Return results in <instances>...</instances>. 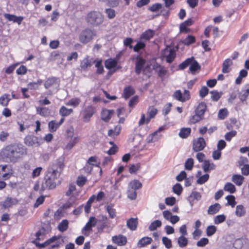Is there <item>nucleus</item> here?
Wrapping results in <instances>:
<instances>
[{"label":"nucleus","mask_w":249,"mask_h":249,"mask_svg":"<svg viewBox=\"0 0 249 249\" xmlns=\"http://www.w3.org/2000/svg\"><path fill=\"white\" fill-rule=\"evenodd\" d=\"M27 155V148L20 143H14L4 147L0 157L7 162L16 163Z\"/></svg>","instance_id":"f257e3e1"},{"label":"nucleus","mask_w":249,"mask_h":249,"mask_svg":"<svg viewBox=\"0 0 249 249\" xmlns=\"http://www.w3.org/2000/svg\"><path fill=\"white\" fill-rule=\"evenodd\" d=\"M64 164L58 162L54 164L52 168H49L44 177L45 182L43 183L40 189L42 193L45 189H53L56 186V180L59 177L64 168Z\"/></svg>","instance_id":"f03ea898"},{"label":"nucleus","mask_w":249,"mask_h":249,"mask_svg":"<svg viewBox=\"0 0 249 249\" xmlns=\"http://www.w3.org/2000/svg\"><path fill=\"white\" fill-rule=\"evenodd\" d=\"M86 20L89 24L97 26L103 23L104 17L100 12L93 11L87 14Z\"/></svg>","instance_id":"7ed1b4c3"},{"label":"nucleus","mask_w":249,"mask_h":249,"mask_svg":"<svg viewBox=\"0 0 249 249\" xmlns=\"http://www.w3.org/2000/svg\"><path fill=\"white\" fill-rule=\"evenodd\" d=\"M97 224V230L100 233L103 232L108 233L113 228L106 216H102L101 218L98 219V222Z\"/></svg>","instance_id":"20e7f679"},{"label":"nucleus","mask_w":249,"mask_h":249,"mask_svg":"<svg viewBox=\"0 0 249 249\" xmlns=\"http://www.w3.org/2000/svg\"><path fill=\"white\" fill-rule=\"evenodd\" d=\"M44 87L49 89V95H52L57 91L59 87V81L55 77H50L44 83Z\"/></svg>","instance_id":"39448f33"},{"label":"nucleus","mask_w":249,"mask_h":249,"mask_svg":"<svg viewBox=\"0 0 249 249\" xmlns=\"http://www.w3.org/2000/svg\"><path fill=\"white\" fill-rule=\"evenodd\" d=\"M96 35V33L95 30L87 28L81 31L80 33L79 40L82 43L86 44L91 41Z\"/></svg>","instance_id":"423d86ee"},{"label":"nucleus","mask_w":249,"mask_h":249,"mask_svg":"<svg viewBox=\"0 0 249 249\" xmlns=\"http://www.w3.org/2000/svg\"><path fill=\"white\" fill-rule=\"evenodd\" d=\"M24 142L28 146L36 147L43 143V140L41 137L29 135L25 137Z\"/></svg>","instance_id":"0eeeda50"},{"label":"nucleus","mask_w":249,"mask_h":249,"mask_svg":"<svg viewBox=\"0 0 249 249\" xmlns=\"http://www.w3.org/2000/svg\"><path fill=\"white\" fill-rule=\"evenodd\" d=\"M95 113V108L92 106H88L81 111L80 114L84 123H89L92 116Z\"/></svg>","instance_id":"6e6552de"},{"label":"nucleus","mask_w":249,"mask_h":249,"mask_svg":"<svg viewBox=\"0 0 249 249\" xmlns=\"http://www.w3.org/2000/svg\"><path fill=\"white\" fill-rule=\"evenodd\" d=\"M161 55L163 58H165L167 63H171L176 58V53L174 49L170 47H166L162 51Z\"/></svg>","instance_id":"1a4fd4ad"},{"label":"nucleus","mask_w":249,"mask_h":249,"mask_svg":"<svg viewBox=\"0 0 249 249\" xmlns=\"http://www.w3.org/2000/svg\"><path fill=\"white\" fill-rule=\"evenodd\" d=\"M174 99L181 102H185L190 98V92L188 90H184L182 93L180 90H177L173 94Z\"/></svg>","instance_id":"9d476101"},{"label":"nucleus","mask_w":249,"mask_h":249,"mask_svg":"<svg viewBox=\"0 0 249 249\" xmlns=\"http://www.w3.org/2000/svg\"><path fill=\"white\" fill-rule=\"evenodd\" d=\"M249 241L247 238H241L235 240L231 249H248Z\"/></svg>","instance_id":"9b49d317"},{"label":"nucleus","mask_w":249,"mask_h":249,"mask_svg":"<svg viewBox=\"0 0 249 249\" xmlns=\"http://www.w3.org/2000/svg\"><path fill=\"white\" fill-rule=\"evenodd\" d=\"M206 145V142L204 138L199 137L194 140L193 149L194 151L199 152L203 150Z\"/></svg>","instance_id":"f8f14e48"},{"label":"nucleus","mask_w":249,"mask_h":249,"mask_svg":"<svg viewBox=\"0 0 249 249\" xmlns=\"http://www.w3.org/2000/svg\"><path fill=\"white\" fill-rule=\"evenodd\" d=\"M145 62V59L139 55L137 56L135 62V72L137 74H140L142 71H143Z\"/></svg>","instance_id":"ddd939ff"},{"label":"nucleus","mask_w":249,"mask_h":249,"mask_svg":"<svg viewBox=\"0 0 249 249\" xmlns=\"http://www.w3.org/2000/svg\"><path fill=\"white\" fill-rule=\"evenodd\" d=\"M64 121V118H62L59 122H57L55 120H53L49 122L48 128L51 132H55L59 126L63 124Z\"/></svg>","instance_id":"4468645a"},{"label":"nucleus","mask_w":249,"mask_h":249,"mask_svg":"<svg viewBox=\"0 0 249 249\" xmlns=\"http://www.w3.org/2000/svg\"><path fill=\"white\" fill-rule=\"evenodd\" d=\"M98 222V219L93 216L90 217L86 225L82 229V231L84 234L86 235V233H84V231H89L91 230L92 227H94Z\"/></svg>","instance_id":"2eb2a0df"},{"label":"nucleus","mask_w":249,"mask_h":249,"mask_svg":"<svg viewBox=\"0 0 249 249\" xmlns=\"http://www.w3.org/2000/svg\"><path fill=\"white\" fill-rule=\"evenodd\" d=\"M4 17L8 21L17 23L18 25H20L24 19V17L22 16L18 17L15 15L10 14H4Z\"/></svg>","instance_id":"dca6fc26"},{"label":"nucleus","mask_w":249,"mask_h":249,"mask_svg":"<svg viewBox=\"0 0 249 249\" xmlns=\"http://www.w3.org/2000/svg\"><path fill=\"white\" fill-rule=\"evenodd\" d=\"M112 241L113 243L116 244L118 246H122L126 244L127 242V239L122 234H119L118 235L112 236Z\"/></svg>","instance_id":"f3484780"},{"label":"nucleus","mask_w":249,"mask_h":249,"mask_svg":"<svg viewBox=\"0 0 249 249\" xmlns=\"http://www.w3.org/2000/svg\"><path fill=\"white\" fill-rule=\"evenodd\" d=\"M162 130L163 127H160L158 130L149 135L147 138V142L151 143L158 141L161 137V135L159 134V132Z\"/></svg>","instance_id":"a211bd4d"},{"label":"nucleus","mask_w":249,"mask_h":249,"mask_svg":"<svg viewBox=\"0 0 249 249\" xmlns=\"http://www.w3.org/2000/svg\"><path fill=\"white\" fill-rule=\"evenodd\" d=\"M233 62L230 58L225 59L222 64V71L224 73H229L231 70V66L232 65Z\"/></svg>","instance_id":"6ab92c4d"},{"label":"nucleus","mask_w":249,"mask_h":249,"mask_svg":"<svg viewBox=\"0 0 249 249\" xmlns=\"http://www.w3.org/2000/svg\"><path fill=\"white\" fill-rule=\"evenodd\" d=\"M201 195L200 193L196 191H193L188 197V200L191 206H193L196 201L200 199Z\"/></svg>","instance_id":"aec40b11"},{"label":"nucleus","mask_w":249,"mask_h":249,"mask_svg":"<svg viewBox=\"0 0 249 249\" xmlns=\"http://www.w3.org/2000/svg\"><path fill=\"white\" fill-rule=\"evenodd\" d=\"M53 237H55L57 239L49 245L50 247L48 249H58L60 245H62L63 243V239H62V236L61 235H55Z\"/></svg>","instance_id":"412c9836"},{"label":"nucleus","mask_w":249,"mask_h":249,"mask_svg":"<svg viewBox=\"0 0 249 249\" xmlns=\"http://www.w3.org/2000/svg\"><path fill=\"white\" fill-rule=\"evenodd\" d=\"M53 237H55L57 239L49 245L50 247L48 249H58L60 245H62L63 243V239H62V236L61 235H55Z\"/></svg>","instance_id":"4be33fe9"},{"label":"nucleus","mask_w":249,"mask_h":249,"mask_svg":"<svg viewBox=\"0 0 249 249\" xmlns=\"http://www.w3.org/2000/svg\"><path fill=\"white\" fill-rule=\"evenodd\" d=\"M202 168L205 172H209L215 168V164L209 160H205L202 164Z\"/></svg>","instance_id":"5701e85b"},{"label":"nucleus","mask_w":249,"mask_h":249,"mask_svg":"<svg viewBox=\"0 0 249 249\" xmlns=\"http://www.w3.org/2000/svg\"><path fill=\"white\" fill-rule=\"evenodd\" d=\"M200 69V66L198 63L192 57L191 63L190 64L189 71L193 74H195L196 71Z\"/></svg>","instance_id":"b1692460"},{"label":"nucleus","mask_w":249,"mask_h":249,"mask_svg":"<svg viewBox=\"0 0 249 249\" xmlns=\"http://www.w3.org/2000/svg\"><path fill=\"white\" fill-rule=\"evenodd\" d=\"M155 34V32L151 29L146 30L140 37V40H149L152 38Z\"/></svg>","instance_id":"393cba45"},{"label":"nucleus","mask_w":249,"mask_h":249,"mask_svg":"<svg viewBox=\"0 0 249 249\" xmlns=\"http://www.w3.org/2000/svg\"><path fill=\"white\" fill-rule=\"evenodd\" d=\"M138 224L137 218H131L126 222L127 227L131 231H135L137 229Z\"/></svg>","instance_id":"a878e982"},{"label":"nucleus","mask_w":249,"mask_h":249,"mask_svg":"<svg viewBox=\"0 0 249 249\" xmlns=\"http://www.w3.org/2000/svg\"><path fill=\"white\" fill-rule=\"evenodd\" d=\"M113 113V110L103 109L101 112V118L105 121L108 122L111 118Z\"/></svg>","instance_id":"bb28decb"},{"label":"nucleus","mask_w":249,"mask_h":249,"mask_svg":"<svg viewBox=\"0 0 249 249\" xmlns=\"http://www.w3.org/2000/svg\"><path fill=\"white\" fill-rule=\"evenodd\" d=\"M152 242V239L151 237L145 236L140 239L137 243L138 248H142L146 245L150 244Z\"/></svg>","instance_id":"cd10ccee"},{"label":"nucleus","mask_w":249,"mask_h":249,"mask_svg":"<svg viewBox=\"0 0 249 249\" xmlns=\"http://www.w3.org/2000/svg\"><path fill=\"white\" fill-rule=\"evenodd\" d=\"M158 113L157 109L153 106L148 107L147 111V121L150 122V120L155 117Z\"/></svg>","instance_id":"c85d7f7f"},{"label":"nucleus","mask_w":249,"mask_h":249,"mask_svg":"<svg viewBox=\"0 0 249 249\" xmlns=\"http://www.w3.org/2000/svg\"><path fill=\"white\" fill-rule=\"evenodd\" d=\"M244 177L238 174H234L231 177V181L236 185L240 186L243 183Z\"/></svg>","instance_id":"c756f323"},{"label":"nucleus","mask_w":249,"mask_h":249,"mask_svg":"<svg viewBox=\"0 0 249 249\" xmlns=\"http://www.w3.org/2000/svg\"><path fill=\"white\" fill-rule=\"evenodd\" d=\"M249 95V84H246L243 88L241 93L239 96L240 99L242 101H244L246 100L248 96Z\"/></svg>","instance_id":"7c9ffc66"},{"label":"nucleus","mask_w":249,"mask_h":249,"mask_svg":"<svg viewBox=\"0 0 249 249\" xmlns=\"http://www.w3.org/2000/svg\"><path fill=\"white\" fill-rule=\"evenodd\" d=\"M122 129V126L120 124H117L113 129H109L108 131V135L109 137L115 138L120 133Z\"/></svg>","instance_id":"2f4dec72"},{"label":"nucleus","mask_w":249,"mask_h":249,"mask_svg":"<svg viewBox=\"0 0 249 249\" xmlns=\"http://www.w3.org/2000/svg\"><path fill=\"white\" fill-rule=\"evenodd\" d=\"M221 209V205L219 203H215L211 205L208 209V213L213 215L218 213Z\"/></svg>","instance_id":"473e14b6"},{"label":"nucleus","mask_w":249,"mask_h":249,"mask_svg":"<svg viewBox=\"0 0 249 249\" xmlns=\"http://www.w3.org/2000/svg\"><path fill=\"white\" fill-rule=\"evenodd\" d=\"M117 65V61L115 59L109 58L105 62V67L108 70L116 68Z\"/></svg>","instance_id":"72a5a7b5"},{"label":"nucleus","mask_w":249,"mask_h":249,"mask_svg":"<svg viewBox=\"0 0 249 249\" xmlns=\"http://www.w3.org/2000/svg\"><path fill=\"white\" fill-rule=\"evenodd\" d=\"M36 112L38 114L44 117H47L50 114V109L46 107H36Z\"/></svg>","instance_id":"f704fd0d"},{"label":"nucleus","mask_w":249,"mask_h":249,"mask_svg":"<svg viewBox=\"0 0 249 249\" xmlns=\"http://www.w3.org/2000/svg\"><path fill=\"white\" fill-rule=\"evenodd\" d=\"M57 239L55 237H52L50 238V239H48L47 241H46L43 243H37L36 241H35L34 243L36 244V246L39 248H43L45 247H47L52 244V243L55 241Z\"/></svg>","instance_id":"c9c22d12"},{"label":"nucleus","mask_w":249,"mask_h":249,"mask_svg":"<svg viewBox=\"0 0 249 249\" xmlns=\"http://www.w3.org/2000/svg\"><path fill=\"white\" fill-rule=\"evenodd\" d=\"M142 184L138 180L134 179L130 181L128 185V188L131 189L137 190L141 188Z\"/></svg>","instance_id":"e433bc0d"},{"label":"nucleus","mask_w":249,"mask_h":249,"mask_svg":"<svg viewBox=\"0 0 249 249\" xmlns=\"http://www.w3.org/2000/svg\"><path fill=\"white\" fill-rule=\"evenodd\" d=\"M207 106L205 103L201 102L198 105L197 108L196 109V113H197L202 117L206 110Z\"/></svg>","instance_id":"4c0bfd02"},{"label":"nucleus","mask_w":249,"mask_h":249,"mask_svg":"<svg viewBox=\"0 0 249 249\" xmlns=\"http://www.w3.org/2000/svg\"><path fill=\"white\" fill-rule=\"evenodd\" d=\"M42 82L43 81L41 79H39L36 82H30L27 85L28 88L30 89H38L39 87L42 83Z\"/></svg>","instance_id":"58836bf2"},{"label":"nucleus","mask_w":249,"mask_h":249,"mask_svg":"<svg viewBox=\"0 0 249 249\" xmlns=\"http://www.w3.org/2000/svg\"><path fill=\"white\" fill-rule=\"evenodd\" d=\"M96 68H97L96 73L99 74H102L104 72V68L102 65V60L96 59L94 61Z\"/></svg>","instance_id":"ea45409f"},{"label":"nucleus","mask_w":249,"mask_h":249,"mask_svg":"<svg viewBox=\"0 0 249 249\" xmlns=\"http://www.w3.org/2000/svg\"><path fill=\"white\" fill-rule=\"evenodd\" d=\"M246 213V210L242 205H238L236 207L235 214L238 217L243 216Z\"/></svg>","instance_id":"a19ab883"},{"label":"nucleus","mask_w":249,"mask_h":249,"mask_svg":"<svg viewBox=\"0 0 249 249\" xmlns=\"http://www.w3.org/2000/svg\"><path fill=\"white\" fill-rule=\"evenodd\" d=\"M191 132V129L189 127L182 128L178 134L179 137L181 138H186L190 135Z\"/></svg>","instance_id":"79ce46f5"},{"label":"nucleus","mask_w":249,"mask_h":249,"mask_svg":"<svg viewBox=\"0 0 249 249\" xmlns=\"http://www.w3.org/2000/svg\"><path fill=\"white\" fill-rule=\"evenodd\" d=\"M69 222L67 220H63L58 225V229L61 232H64L68 228Z\"/></svg>","instance_id":"37998d69"},{"label":"nucleus","mask_w":249,"mask_h":249,"mask_svg":"<svg viewBox=\"0 0 249 249\" xmlns=\"http://www.w3.org/2000/svg\"><path fill=\"white\" fill-rule=\"evenodd\" d=\"M188 243V239L185 236L181 235L178 239V244L180 248L185 247Z\"/></svg>","instance_id":"c03bdc74"},{"label":"nucleus","mask_w":249,"mask_h":249,"mask_svg":"<svg viewBox=\"0 0 249 249\" xmlns=\"http://www.w3.org/2000/svg\"><path fill=\"white\" fill-rule=\"evenodd\" d=\"M73 112V109L71 108H67L65 106H62L61 107L59 110V114L64 117L67 116L72 113Z\"/></svg>","instance_id":"a18cd8bd"},{"label":"nucleus","mask_w":249,"mask_h":249,"mask_svg":"<svg viewBox=\"0 0 249 249\" xmlns=\"http://www.w3.org/2000/svg\"><path fill=\"white\" fill-rule=\"evenodd\" d=\"M81 100L79 98H73L68 101L66 104L69 106H72L73 107H77L80 103Z\"/></svg>","instance_id":"49530a36"},{"label":"nucleus","mask_w":249,"mask_h":249,"mask_svg":"<svg viewBox=\"0 0 249 249\" xmlns=\"http://www.w3.org/2000/svg\"><path fill=\"white\" fill-rule=\"evenodd\" d=\"M162 223L160 220H156L152 222L149 226L148 229L150 231H154L157 230L158 228L161 226Z\"/></svg>","instance_id":"de8ad7c7"},{"label":"nucleus","mask_w":249,"mask_h":249,"mask_svg":"<svg viewBox=\"0 0 249 249\" xmlns=\"http://www.w3.org/2000/svg\"><path fill=\"white\" fill-rule=\"evenodd\" d=\"M224 190L231 194H233L235 192L236 188L231 183L227 182L224 185Z\"/></svg>","instance_id":"09e8293b"},{"label":"nucleus","mask_w":249,"mask_h":249,"mask_svg":"<svg viewBox=\"0 0 249 249\" xmlns=\"http://www.w3.org/2000/svg\"><path fill=\"white\" fill-rule=\"evenodd\" d=\"M142 40H140L137 41V44L135 46L133 47V50L135 52H139L142 50H143L145 47V44L143 42Z\"/></svg>","instance_id":"8fccbe9b"},{"label":"nucleus","mask_w":249,"mask_h":249,"mask_svg":"<svg viewBox=\"0 0 249 249\" xmlns=\"http://www.w3.org/2000/svg\"><path fill=\"white\" fill-rule=\"evenodd\" d=\"M91 66V61L89 59L88 56L85 58L81 62L80 67L83 70H86Z\"/></svg>","instance_id":"3c124183"},{"label":"nucleus","mask_w":249,"mask_h":249,"mask_svg":"<svg viewBox=\"0 0 249 249\" xmlns=\"http://www.w3.org/2000/svg\"><path fill=\"white\" fill-rule=\"evenodd\" d=\"M106 210L108 213L109 217L114 218L116 215V210L112 205H109L106 207Z\"/></svg>","instance_id":"603ef678"},{"label":"nucleus","mask_w":249,"mask_h":249,"mask_svg":"<svg viewBox=\"0 0 249 249\" xmlns=\"http://www.w3.org/2000/svg\"><path fill=\"white\" fill-rule=\"evenodd\" d=\"M134 93V90L133 88L128 87L124 89V97L125 98L127 99L132 96Z\"/></svg>","instance_id":"864d4df0"},{"label":"nucleus","mask_w":249,"mask_h":249,"mask_svg":"<svg viewBox=\"0 0 249 249\" xmlns=\"http://www.w3.org/2000/svg\"><path fill=\"white\" fill-rule=\"evenodd\" d=\"M10 99L8 94H3L0 97V105L2 106H7Z\"/></svg>","instance_id":"5fc2aeb1"},{"label":"nucleus","mask_w":249,"mask_h":249,"mask_svg":"<svg viewBox=\"0 0 249 249\" xmlns=\"http://www.w3.org/2000/svg\"><path fill=\"white\" fill-rule=\"evenodd\" d=\"M216 227L215 226L211 225L207 227L206 229V234L208 236H212L216 231Z\"/></svg>","instance_id":"6e6d98bb"},{"label":"nucleus","mask_w":249,"mask_h":249,"mask_svg":"<svg viewBox=\"0 0 249 249\" xmlns=\"http://www.w3.org/2000/svg\"><path fill=\"white\" fill-rule=\"evenodd\" d=\"M226 199L227 200V204L230 205L232 208H233L236 202L235 201V198L233 196L229 195L226 196Z\"/></svg>","instance_id":"4d7b16f0"},{"label":"nucleus","mask_w":249,"mask_h":249,"mask_svg":"<svg viewBox=\"0 0 249 249\" xmlns=\"http://www.w3.org/2000/svg\"><path fill=\"white\" fill-rule=\"evenodd\" d=\"M226 220V216L224 214H219L216 215L214 218V223L215 224L218 225L224 221H225Z\"/></svg>","instance_id":"13d9d810"},{"label":"nucleus","mask_w":249,"mask_h":249,"mask_svg":"<svg viewBox=\"0 0 249 249\" xmlns=\"http://www.w3.org/2000/svg\"><path fill=\"white\" fill-rule=\"evenodd\" d=\"M78 142L77 137L72 138L65 147L67 150L71 149Z\"/></svg>","instance_id":"bf43d9fd"},{"label":"nucleus","mask_w":249,"mask_h":249,"mask_svg":"<svg viewBox=\"0 0 249 249\" xmlns=\"http://www.w3.org/2000/svg\"><path fill=\"white\" fill-rule=\"evenodd\" d=\"M192 57L186 59L184 61L180 64L178 66V68L180 70H183L187 68L188 66H190V63H191Z\"/></svg>","instance_id":"052dcab7"},{"label":"nucleus","mask_w":249,"mask_h":249,"mask_svg":"<svg viewBox=\"0 0 249 249\" xmlns=\"http://www.w3.org/2000/svg\"><path fill=\"white\" fill-rule=\"evenodd\" d=\"M87 181V178L83 176H78L76 180L77 185L79 187H82L84 185Z\"/></svg>","instance_id":"680f3d73"},{"label":"nucleus","mask_w":249,"mask_h":249,"mask_svg":"<svg viewBox=\"0 0 249 249\" xmlns=\"http://www.w3.org/2000/svg\"><path fill=\"white\" fill-rule=\"evenodd\" d=\"M137 194L136 190L128 188L127 191V196L131 200H135L137 198Z\"/></svg>","instance_id":"e2e57ef3"},{"label":"nucleus","mask_w":249,"mask_h":249,"mask_svg":"<svg viewBox=\"0 0 249 249\" xmlns=\"http://www.w3.org/2000/svg\"><path fill=\"white\" fill-rule=\"evenodd\" d=\"M194 160L192 158L188 159L185 162V168L188 170L192 169L194 166Z\"/></svg>","instance_id":"0e129e2a"},{"label":"nucleus","mask_w":249,"mask_h":249,"mask_svg":"<svg viewBox=\"0 0 249 249\" xmlns=\"http://www.w3.org/2000/svg\"><path fill=\"white\" fill-rule=\"evenodd\" d=\"M162 243L164 244L166 248L169 249L172 247V241L171 239L167 237H163L162 238Z\"/></svg>","instance_id":"69168bd1"},{"label":"nucleus","mask_w":249,"mask_h":249,"mask_svg":"<svg viewBox=\"0 0 249 249\" xmlns=\"http://www.w3.org/2000/svg\"><path fill=\"white\" fill-rule=\"evenodd\" d=\"M209 178V175L208 174H206L201 177H200L196 181V182L198 184H203L205 183Z\"/></svg>","instance_id":"338daca9"},{"label":"nucleus","mask_w":249,"mask_h":249,"mask_svg":"<svg viewBox=\"0 0 249 249\" xmlns=\"http://www.w3.org/2000/svg\"><path fill=\"white\" fill-rule=\"evenodd\" d=\"M162 4L159 3H157L153 4L148 8V10L153 12L158 11L162 8Z\"/></svg>","instance_id":"774afa93"}]
</instances>
